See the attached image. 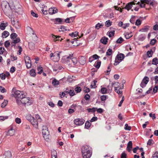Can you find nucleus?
I'll return each instance as SVG.
<instances>
[{
    "mask_svg": "<svg viewBox=\"0 0 158 158\" xmlns=\"http://www.w3.org/2000/svg\"><path fill=\"white\" fill-rule=\"evenodd\" d=\"M87 145L83 146L81 148L82 155L83 158H90L91 155V152Z\"/></svg>",
    "mask_w": 158,
    "mask_h": 158,
    "instance_id": "obj_1",
    "label": "nucleus"
},
{
    "mask_svg": "<svg viewBox=\"0 0 158 158\" xmlns=\"http://www.w3.org/2000/svg\"><path fill=\"white\" fill-rule=\"evenodd\" d=\"M12 91L14 93V96L16 98L21 99L23 97L25 96V95L24 94L23 92L19 90L15 91V88L13 89Z\"/></svg>",
    "mask_w": 158,
    "mask_h": 158,
    "instance_id": "obj_2",
    "label": "nucleus"
},
{
    "mask_svg": "<svg viewBox=\"0 0 158 158\" xmlns=\"http://www.w3.org/2000/svg\"><path fill=\"white\" fill-rule=\"evenodd\" d=\"M42 133L44 138L45 140L48 139L49 138V132L48 131L47 127L44 126L42 127Z\"/></svg>",
    "mask_w": 158,
    "mask_h": 158,
    "instance_id": "obj_3",
    "label": "nucleus"
},
{
    "mask_svg": "<svg viewBox=\"0 0 158 158\" xmlns=\"http://www.w3.org/2000/svg\"><path fill=\"white\" fill-rule=\"evenodd\" d=\"M124 57V55L122 53H120L117 55L114 64L115 65H118L120 61H122Z\"/></svg>",
    "mask_w": 158,
    "mask_h": 158,
    "instance_id": "obj_4",
    "label": "nucleus"
},
{
    "mask_svg": "<svg viewBox=\"0 0 158 158\" xmlns=\"http://www.w3.org/2000/svg\"><path fill=\"white\" fill-rule=\"evenodd\" d=\"M73 54L69 55L66 58V60L67 61H72L74 65H76L77 62V60L75 57L72 58Z\"/></svg>",
    "mask_w": 158,
    "mask_h": 158,
    "instance_id": "obj_5",
    "label": "nucleus"
},
{
    "mask_svg": "<svg viewBox=\"0 0 158 158\" xmlns=\"http://www.w3.org/2000/svg\"><path fill=\"white\" fill-rule=\"evenodd\" d=\"M29 98L26 97L25 96L23 97L21 100L20 102L21 103L23 104L24 106H26L29 105L31 104V102H29Z\"/></svg>",
    "mask_w": 158,
    "mask_h": 158,
    "instance_id": "obj_6",
    "label": "nucleus"
},
{
    "mask_svg": "<svg viewBox=\"0 0 158 158\" xmlns=\"http://www.w3.org/2000/svg\"><path fill=\"white\" fill-rule=\"evenodd\" d=\"M11 22L13 26L16 28L18 29L19 28L20 25L18 23V21L17 20H15L14 18H12L11 19Z\"/></svg>",
    "mask_w": 158,
    "mask_h": 158,
    "instance_id": "obj_7",
    "label": "nucleus"
},
{
    "mask_svg": "<svg viewBox=\"0 0 158 158\" xmlns=\"http://www.w3.org/2000/svg\"><path fill=\"white\" fill-rule=\"evenodd\" d=\"M84 121L82 119L77 118L75 119L74 122L76 125L80 126L82 125L84 123Z\"/></svg>",
    "mask_w": 158,
    "mask_h": 158,
    "instance_id": "obj_8",
    "label": "nucleus"
},
{
    "mask_svg": "<svg viewBox=\"0 0 158 158\" xmlns=\"http://www.w3.org/2000/svg\"><path fill=\"white\" fill-rule=\"evenodd\" d=\"M111 85L113 87H114V89H122L123 87V85L122 87V88H121L119 87L120 85V84L118 82H112V83L111 84Z\"/></svg>",
    "mask_w": 158,
    "mask_h": 158,
    "instance_id": "obj_9",
    "label": "nucleus"
},
{
    "mask_svg": "<svg viewBox=\"0 0 158 158\" xmlns=\"http://www.w3.org/2000/svg\"><path fill=\"white\" fill-rule=\"evenodd\" d=\"M30 122L36 128L38 127V122L34 118L31 120H30Z\"/></svg>",
    "mask_w": 158,
    "mask_h": 158,
    "instance_id": "obj_10",
    "label": "nucleus"
},
{
    "mask_svg": "<svg viewBox=\"0 0 158 158\" xmlns=\"http://www.w3.org/2000/svg\"><path fill=\"white\" fill-rule=\"evenodd\" d=\"M58 10L57 9L54 8H51L49 9V14L50 15H53L57 12Z\"/></svg>",
    "mask_w": 158,
    "mask_h": 158,
    "instance_id": "obj_11",
    "label": "nucleus"
},
{
    "mask_svg": "<svg viewBox=\"0 0 158 158\" xmlns=\"http://www.w3.org/2000/svg\"><path fill=\"white\" fill-rule=\"evenodd\" d=\"M11 156V153L10 151L6 152L4 154V158H10Z\"/></svg>",
    "mask_w": 158,
    "mask_h": 158,
    "instance_id": "obj_12",
    "label": "nucleus"
},
{
    "mask_svg": "<svg viewBox=\"0 0 158 158\" xmlns=\"http://www.w3.org/2000/svg\"><path fill=\"white\" fill-rule=\"evenodd\" d=\"M54 22L56 24H62L64 22L62 19L60 18L55 19L54 20Z\"/></svg>",
    "mask_w": 158,
    "mask_h": 158,
    "instance_id": "obj_13",
    "label": "nucleus"
},
{
    "mask_svg": "<svg viewBox=\"0 0 158 158\" xmlns=\"http://www.w3.org/2000/svg\"><path fill=\"white\" fill-rule=\"evenodd\" d=\"M132 148V142L131 141L129 142L127 145V149L129 152H130Z\"/></svg>",
    "mask_w": 158,
    "mask_h": 158,
    "instance_id": "obj_14",
    "label": "nucleus"
},
{
    "mask_svg": "<svg viewBox=\"0 0 158 158\" xmlns=\"http://www.w3.org/2000/svg\"><path fill=\"white\" fill-rule=\"evenodd\" d=\"M52 37L53 38V40L55 42H56L57 40H60V41H61L62 40H63L62 38H61L60 40V36H57L53 34H52Z\"/></svg>",
    "mask_w": 158,
    "mask_h": 158,
    "instance_id": "obj_15",
    "label": "nucleus"
},
{
    "mask_svg": "<svg viewBox=\"0 0 158 158\" xmlns=\"http://www.w3.org/2000/svg\"><path fill=\"white\" fill-rule=\"evenodd\" d=\"M8 24V23L7 22L1 23L0 25V29L2 30H4Z\"/></svg>",
    "mask_w": 158,
    "mask_h": 158,
    "instance_id": "obj_16",
    "label": "nucleus"
},
{
    "mask_svg": "<svg viewBox=\"0 0 158 158\" xmlns=\"http://www.w3.org/2000/svg\"><path fill=\"white\" fill-rule=\"evenodd\" d=\"M108 38L105 37H103L100 40V42L102 44H106L108 42Z\"/></svg>",
    "mask_w": 158,
    "mask_h": 158,
    "instance_id": "obj_17",
    "label": "nucleus"
},
{
    "mask_svg": "<svg viewBox=\"0 0 158 158\" xmlns=\"http://www.w3.org/2000/svg\"><path fill=\"white\" fill-rule=\"evenodd\" d=\"M110 30L109 31V37H113L115 34V28H110Z\"/></svg>",
    "mask_w": 158,
    "mask_h": 158,
    "instance_id": "obj_18",
    "label": "nucleus"
},
{
    "mask_svg": "<svg viewBox=\"0 0 158 158\" xmlns=\"http://www.w3.org/2000/svg\"><path fill=\"white\" fill-rule=\"evenodd\" d=\"M15 131L12 128H11L9 130H8V132L7 133V135L11 136H12L14 135Z\"/></svg>",
    "mask_w": 158,
    "mask_h": 158,
    "instance_id": "obj_19",
    "label": "nucleus"
},
{
    "mask_svg": "<svg viewBox=\"0 0 158 158\" xmlns=\"http://www.w3.org/2000/svg\"><path fill=\"white\" fill-rule=\"evenodd\" d=\"M69 31V29H67V27H64L63 26H61L59 28V32H64L66 31Z\"/></svg>",
    "mask_w": 158,
    "mask_h": 158,
    "instance_id": "obj_20",
    "label": "nucleus"
},
{
    "mask_svg": "<svg viewBox=\"0 0 158 158\" xmlns=\"http://www.w3.org/2000/svg\"><path fill=\"white\" fill-rule=\"evenodd\" d=\"M79 62L82 65L84 64L85 63V59L84 57H81L80 58Z\"/></svg>",
    "mask_w": 158,
    "mask_h": 158,
    "instance_id": "obj_21",
    "label": "nucleus"
},
{
    "mask_svg": "<svg viewBox=\"0 0 158 158\" xmlns=\"http://www.w3.org/2000/svg\"><path fill=\"white\" fill-rule=\"evenodd\" d=\"M9 35V32L7 31H4L2 33V37L3 38L7 37Z\"/></svg>",
    "mask_w": 158,
    "mask_h": 158,
    "instance_id": "obj_22",
    "label": "nucleus"
},
{
    "mask_svg": "<svg viewBox=\"0 0 158 158\" xmlns=\"http://www.w3.org/2000/svg\"><path fill=\"white\" fill-rule=\"evenodd\" d=\"M51 156L52 158H56L57 153L54 150L52 151L51 152Z\"/></svg>",
    "mask_w": 158,
    "mask_h": 158,
    "instance_id": "obj_23",
    "label": "nucleus"
},
{
    "mask_svg": "<svg viewBox=\"0 0 158 158\" xmlns=\"http://www.w3.org/2000/svg\"><path fill=\"white\" fill-rule=\"evenodd\" d=\"M52 84L54 86L58 85L59 84V82L56 79H54L53 80L52 82Z\"/></svg>",
    "mask_w": 158,
    "mask_h": 158,
    "instance_id": "obj_24",
    "label": "nucleus"
},
{
    "mask_svg": "<svg viewBox=\"0 0 158 158\" xmlns=\"http://www.w3.org/2000/svg\"><path fill=\"white\" fill-rule=\"evenodd\" d=\"M29 48L31 50H33L35 48V44L34 43L31 42L29 44Z\"/></svg>",
    "mask_w": 158,
    "mask_h": 158,
    "instance_id": "obj_25",
    "label": "nucleus"
},
{
    "mask_svg": "<svg viewBox=\"0 0 158 158\" xmlns=\"http://www.w3.org/2000/svg\"><path fill=\"white\" fill-rule=\"evenodd\" d=\"M120 89H114V91L116 92V93L118 94L119 96V97H122L123 94V92L122 91L119 90Z\"/></svg>",
    "mask_w": 158,
    "mask_h": 158,
    "instance_id": "obj_26",
    "label": "nucleus"
},
{
    "mask_svg": "<svg viewBox=\"0 0 158 158\" xmlns=\"http://www.w3.org/2000/svg\"><path fill=\"white\" fill-rule=\"evenodd\" d=\"M149 81V78L148 77H145L143 78L142 81L145 84H147Z\"/></svg>",
    "mask_w": 158,
    "mask_h": 158,
    "instance_id": "obj_27",
    "label": "nucleus"
},
{
    "mask_svg": "<svg viewBox=\"0 0 158 158\" xmlns=\"http://www.w3.org/2000/svg\"><path fill=\"white\" fill-rule=\"evenodd\" d=\"M26 118L27 120L30 122V120H31L32 119H33L34 117L31 116V115L30 114H27L26 116Z\"/></svg>",
    "mask_w": 158,
    "mask_h": 158,
    "instance_id": "obj_28",
    "label": "nucleus"
},
{
    "mask_svg": "<svg viewBox=\"0 0 158 158\" xmlns=\"http://www.w3.org/2000/svg\"><path fill=\"white\" fill-rule=\"evenodd\" d=\"M132 35L131 34V33L127 32L125 35V37L126 39H127L132 36Z\"/></svg>",
    "mask_w": 158,
    "mask_h": 158,
    "instance_id": "obj_29",
    "label": "nucleus"
},
{
    "mask_svg": "<svg viewBox=\"0 0 158 158\" xmlns=\"http://www.w3.org/2000/svg\"><path fill=\"white\" fill-rule=\"evenodd\" d=\"M158 64V59L156 57L155 58L152 59V64L157 65Z\"/></svg>",
    "mask_w": 158,
    "mask_h": 158,
    "instance_id": "obj_30",
    "label": "nucleus"
},
{
    "mask_svg": "<svg viewBox=\"0 0 158 158\" xmlns=\"http://www.w3.org/2000/svg\"><path fill=\"white\" fill-rule=\"evenodd\" d=\"M30 74L31 76L34 77L35 76L36 73L35 70L31 69L30 71Z\"/></svg>",
    "mask_w": 158,
    "mask_h": 158,
    "instance_id": "obj_31",
    "label": "nucleus"
},
{
    "mask_svg": "<svg viewBox=\"0 0 158 158\" xmlns=\"http://www.w3.org/2000/svg\"><path fill=\"white\" fill-rule=\"evenodd\" d=\"M132 4L131 3H129L127 5L125 6L126 9H127L128 10H129L132 8Z\"/></svg>",
    "mask_w": 158,
    "mask_h": 158,
    "instance_id": "obj_32",
    "label": "nucleus"
},
{
    "mask_svg": "<svg viewBox=\"0 0 158 158\" xmlns=\"http://www.w3.org/2000/svg\"><path fill=\"white\" fill-rule=\"evenodd\" d=\"M149 28V27L148 26H145L144 28H143L141 29V31L142 32H146L148 31Z\"/></svg>",
    "mask_w": 158,
    "mask_h": 158,
    "instance_id": "obj_33",
    "label": "nucleus"
},
{
    "mask_svg": "<svg viewBox=\"0 0 158 158\" xmlns=\"http://www.w3.org/2000/svg\"><path fill=\"white\" fill-rule=\"evenodd\" d=\"M8 103V101L6 100H4V101L1 104V107L2 108L5 107Z\"/></svg>",
    "mask_w": 158,
    "mask_h": 158,
    "instance_id": "obj_34",
    "label": "nucleus"
},
{
    "mask_svg": "<svg viewBox=\"0 0 158 158\" xmlns=\"http://www.w3.org/2000/svg\"><path fill=\"white\" fill-rule=\"evenodd\" d=\"M42 69H43V68L42 67H41L40 66L38 67L37 70H38V74H41V73L43 72V70Z\"/></svg>",
    "mask_w": 158,
    "mask_h": 158,
    "instance_id": "obj_35",
    "label": "nucleus"
},
{
    "mask_svg": "<svg viewBox=\"0 0 158 158\" xmlns=\"http://www.w3.org/2000/svg\"><path fill=\"white\" fill-rule=\"evenodd\" d=\"M78 32L77 31H75L74 32H72L71 33L69 34V35L73 37H75L77 35H78Z\"/></svg>",
    "mask_w": 158,
    "mask_h": 158,
    "instance_id": "obj_36",
    "label": "nucleus"
},
{
    "mask_svg": "<svg viewBox=\"0 0 158 158\" xmlns=\"http://www.w3.org/2000/svg\"><path fill=\"white\" fill-rule=\"evenodd\" d=\"M9 5V3L7 2H4L1 4L2 7H4L5 8H6V6Z\"/></svg>",
    "mask_w": 158,
    "mask_h": 158,
    "instance_id": "obj_37",
    "label": "nucleus"
},
{
    "mask_svg": "<svg viewBox=\"0 0 158 158\" xmlns=\"http://www.w3.org/2000/svg\"><path fill=\"white\" fill-rule=\"evenodd\" d=\"M97 82V81L95 80L93 81V82L91 83V84L90 86L91 87V88H95L96 83Z\"/></svg>",
    "mask_w": 158,
    "mask_h": 158,
    "instance_id": "obj_38",
    "label": "nucleus"
},
{
    "mask_svg": "<svg viewBox=\"0 0 158 158\" xmlns=\"http://www.w3.org/2000/svg\"><path fill=\"white\" fill-rule=\"evenodd\" d=\"M20 41V40L19 38H17L16 39L13 40V41L11 43V44L14 43L15 44L19 42Z\"/></svg>",
    "mask_w": 158,
    "mask_h": 158,
    "instance_id": "obj_39",
    "label": "nucleus"
},
{
    "mask_svg": "<svg viewBox=\"0 0 158 158\" xmlns=\"http://www.w3.org/2000/svg\"><path fill=\"white\" fill-rule=\"evenodd\" d=\"M91 125V124L90 123L89 121H87L85 123V127L86 128H88L90 127Z\"/></svg>",
    "mask_w": 158,
    "mask_h": 158,
    "instance_id": "obj_40",
    "label": "nucleus"
},
{
    "mask_svg": "<svg viewBox=\"0 0 158 158\" xmlns=\"http://www.w3.org/2000/svg\"><path fill=\"white\" fill-rule=\"evenodd\" d=\"M25 63L26 66L27 68H31V60H30V61H27V62H26Z\"/></svg>",
    "mask_w": 158,
    "mask_h": 158,
    "instance_id": "obj_41",
    "label": "nucleus"
},
{
    "mask_svg": "<svg viewBox=\"0 0 158 158\" xmlns=\"http://www.w3.org/2000/svg\"><path fill=\"white\" fill-rule=\"evenodd\" d=\"M140 3H139V6L141 8H144L145 7V3L142 1V0H140Z\"/></svg>",
    "mask_w": 158,
    "mask_h": 158,
    "instance_id": "obj_42",
    "label": "nucleus"
},
{
    "mask_svg": "<svg viewBox=\"0 0 158 158\" xmlns=\"http://www.w3.org/2000/svg\"><path fill=\"white\" fill-rule=\"evenodd\" d=\"M123 40V39L121 37H120L117 40L116 42L118 44H120L122 43Z\"/></svg>",
    "mask_w": 158,
    "mask_h": 158,
    "instance_id": "obj_43",
    "label": "nucleus"
},
{
    "mask_svg": "<svg viewBox=\"0 0 158 158\" xmlns=\"http://www.w3.org/2000/svg\"><path fill=\"white\" fill-rule=\"evenodd\" d=\"M17 36V35L15 33H12L10 35V37L12 39L16 38Z\"/></svg>",
    "mask_w": 158,
    "mask_h": 158,
    "instance_id": "obj_44",
    "label": "nucleus"
},
{
    "mask_svg": "<svg viewBox=\"0 0 158 158\" xmlns=\"http://www.w3.org/2000/svg\"><path fill=\"white\" fill-rule=\"evenodd\" d=\"M81 90V88L80 87H77L75 89V91L77 93H79Z\"/></svg>",
    "mask_w": 158,
    "mask_h": 158,
    "instance_id": "obj_45",
    "label": "nucleus"
},
{
    "mask_svg": "<svg viewBox=\"0 0 158 158\" xmlns=\"http://www.w3.org/2000/svg\"><path fill=\"white\" fill-rule=\"evenodd\" d=\"M141 23V22L139 19H138L136 20L135 22V24L137 26L140 25Z\"/></svg>",
    "mask_w": 158,
    "mask_h": 158,
    "instance_id": "obj_46",
    "label": "nucleus"
},
{
    "mask_svg": "<svg viewBox=\"0 0 158 158\" xmlns=\"http://www.w3.org/2000/svg\"><path fill=\"white\" fill-rule=\"evenodd\" d=\"M131 127L128 126L127 124H125L124 127V129H125V130L130 131L131 130Z\"/></svg>",
    "mask_w": 158,
    "mask_h": 158,
    "instance_id": "obj_47",
    "label": "nucleus"
},
{
    "mask_svg": "<svg viewBox=\"0 0 158 158\" xmlns=\"http://www.w3.org/2000/svg\"><path fill=\"white\" fill-rule=\"evenodd\" d=\"M60 52H59L58 53L57 52H55L54 53V57H56V58L58 57L59 59L60 58Z\"/></svg>",
    "mask_w": 158,
    "mask_h": 158,
    "instance_id": "obj_48",
    "label": "nucleus"
},
{
    "mask_svg": "<svg viewBox=\"0 0 158 158\" xmlns=\"http://www.w3.org/2000/svg\"><path fill=\"white\" fill-rule=\"evenodd\" d=\"M0 91L2 93H5L6 92V90L5 88L1 86H0Z\"/></svg>",
    "mask_w": 158,
    "mask_h": 158,
    "instance_id": "obj_49",
    "label": "nucleus"
},
{
    "mask_svg": "<svg viewBox=\"0 0 158 158\" xmlns=\"http://www.w3.org/2000/svg\"><path fill=\"white\" fill-rule=\"evenodd\" d=\"M103 26L102 24H101L100 23H98L95 26V28L97 29H98L99 28H101Z\"/></svg>",
    "mask_w": 158,
    "mask_h": 158,
    "instance_id": "obj_50",
    "label": "nucleus"
},
{
    "mask_svg": "<svg viewBox=\"0 0 158 158\" xmlns=\"http://www.w3.org/2000/svg\"><path fill=\"white\" fill-rule=\"evenodd\" d=\"M87 110L88 112H94L95 111V108H89L87 109Z\"/></svg>",
    "mask_w": 158,
    "mask_h": 158,
    "instance_id": "obj_51",
    "label": "nucleus"
},
{
    "mask_svg": "<svg viewBox=\"0 0 158 158\" xmlns=\"http://www.w3.org/2000/svg\"><path fill=\"white\" fill-rule=\"evenodd\" d=\"M4 45L6 48H7L10 45V43L8 40L6 41L5 42Z\"/></svg>",
    "mask_w": 158,
    "mask_h": 158,
    "instance_id": "obj_52",
    "label": "nucleus"
},
{
    "mask_svg": "<svg viewBox=\"0 0 158 158\" xmlns=\"http://www.w3.org/2000/svg\"><path fill=\"white\" fill-rule=\"evenodd\" d=\"M121 158H127V154L125 152H123L121 154Z\"/></svg>",
    "mask_w": 158,
    "mask_h": 158,
    "instance_id": "obj_53",
    "label": "nucleus"
},
{
    "mask_svg": "<svg viewBox=\"0 0 158 158\" xmlns=\"http://www.w3.org/2000/svg\"><path fill=\"white\" fill-rule=\"evenodd\" d=\"M8 118V116H0V120H1L4 121Z\"/></svg>",
    "mask_w": 158,
    "mask_h": 158,
    "instance_id": "obj_54",
    "label": "nucleus"
},
{
    "mask_svg": "<svg viewBox=\"0 0 158 158\" xmlns=\"http://www.w3.org/2000/svg\"><path fill=\"white\" fill-rule=\"evenodd\" d=\"M152 158H158V152H156L152 156Z\"/></svg>",
    "mask_w": 158,
    "mask_h": 158,
    "instance_id": "obj_55",
    "label": "nucleus"
},
{
    "mask_svg": "<svg viewBox=\"0 0 158 158\" xmlns=\"http://www.w3.org/2000/svg\"><path fill=\"white\" fill-rule=\"evenodd\" d=\"M124 100V96H123L120 102L119 103L118 105L119 106H121L123 103V102Z\"/></svg>",
    "mask_w": 158,
    "mask_h": 158,
    "instance_id": "obj_56",
    "label": "nucleus"
},
{
    "mask_svg": "<svg viewBox=\"0 0 158 158\" xmlns=\"http://www.w3.org/2000/svg\"><path fill=\"white\" fill-rule=\"evenodd\" d=\"M69 94L71 96H73L75 95V92L74 90H72L71 89H70Z\"/></svg>",
    "mask_w": 158,
    "mask_h": 158,
    "instance_id": "obj_57",
    "label": "nucleus"
},
{
    "mask_svg": "<svg viewBox=\"0 0 158 158\" xmlns=\"http://www.w3.org/2000/svg\"><path fill=\"white\" fill-rule=\"evenodd\" d=\"M158 90V86L156 85L154 88L153 89V91L154 93H156L157 92Z\"/></svg>",
    "mask_w": 158,
    "mask_h": 158,
    "instance_id": "obj_58",
    "label": "nucleus"
},
{
    "mask_svg": "<svg viewBox=\"0 0 158 158\" xmlns=\"http://www.w3.org/2000/svg\"><path fill=\"white\" fill-rule=\"evenodd\" d=\"M135 20V17L133 16L131 17L130 20V22L132 24H134Z\"/></svg>",
    "mask_w": 158,
    "mask_h": 158,
    "instance_id": "obj_59",
    "label": "nucleus"
},
{
    "mask_svg": "<svg viewBox=\"0 0 158 158\" xmlns=\"http://www.w3.org/2000/svg\"><path fill=\"white\" fill-rule=\"evenodd\" d=\"M106 89L105 88H103L101 89V92L102 94H105L106 92Z\"/></svg>",
    "mask_w": 158,
    "mask_h": 158,
    "instance_id": "obj_60",
    "label": "nucleus"
},
{
    "mask_svg": "<svg viewBox=\"0 0 158 158\" xmlns=\"http://www.w3.org/2000/svg\"><path fill=\"white\" fill-rule=\"evenodd\" d=\"M15 121L18 124H19L21 122V119L18 118H15Z\"/></svg>",
    "mask_w": 158,
    "mask_h": 158,
    "instance_id": "obj_61",
    "label": "nucleus"
},
{
    "mask_svg": "<svg viewBox=\"0 0 158 158\" xmlns=\"http://www.w3.org/2000/svg\"><path fill=\"white\" fill-rule=\"evenodd\" d=\"M90 98V96L88 94H86L84 97V98L86 100H89V99Z\"/></svg>",
    "mask_w": 158,
    "mask_h": 158,
    "instance_id": "obj_62",
    "label": "nucleus"
},
{
    "mask_svg": "<svg viewBox=\"0 0 158 158\" xmlns=\"http://www.w3.org/2000/svg\"><path fill=\"white\" fill-rule=\"evenodd\" d=\"M156 41V40L155 39H153L151 41L150 44L152 45H154L155 44Z\"/></svg>",
    "mask_w": 158,
    "mask_h": 158,
    "instance_id": "obj_63",
    "label": "nucleus"
},
{
    "mask_svg": "<svg viewBox=\"0 0 158 158\" xmlns=\"http://www.w3.org/2000/svg\"><path fill=\"white\" fill-rule=\"evenodd\" d=\"M101 63V62L100 61L98 62L95 66V67L97 69H98L100 66Z\"/></svg>",
    "mask_w": 158,
    "mask_h": 158,
    "instance_id": "obj_64",
    "label": "nucleus"
}]
</instances>
